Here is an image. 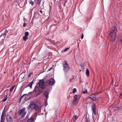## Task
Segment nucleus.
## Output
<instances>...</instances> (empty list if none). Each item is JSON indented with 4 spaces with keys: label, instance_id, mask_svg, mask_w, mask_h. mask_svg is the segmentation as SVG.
I'll use <instances>...</instances> for the list:
<instances>
[{
    "label": "nucleus",
    "instance_id": "f257e3e1",
    "mask_svg": "<svg viewBox=\"0 0 122 122\" xmlns=\"http://www.w3.org/2000/svg\"><path fill=\"white\" fill-rule=\"evenodd\" d=\"M117 31V28L115 27H113L110 30L109 36L111 40L113 41L116 39V32Z\"/></svg>",
    "mask_w": 122,
    "mask_h": 122
},
{
    "label": "nucleus",
    "instance_id": "f03ea898",
    "mask_svg": "<svg viewBox=\"0 0 122 122\" xmlns=\"http://www.w3.org/2000/svg\"><path fill=\"white\" fill-rule=\"evenodd\" d=\"M27 108L28 109L31 108L36 111H38L39 109V107L34 103L33 102H31L30 103L29 105L27 107Z\"/></svg>",
    "mask_w": 122,
    "mask_h": 122
},
{
    "label": "nucleus",
    "instance_id": "7ed1b4c3",
    "mask_svg": "<svg viewBox=\"0 0 122 122\" xmlns=\"http://www.w3.org/2000/svg\"><path fill=\"white\" fill-rule=\"evenodd\" d=\"M62 66L64 71L65 73L67 72L68 71L70 67L66 60H65L64 61L63 63Z\"/></svg>",
    "mask_w": 122,
    "mask_h": 122
},
{
    "label": "nucleus",
    "instance_id": "20e7f679",
    "mask_svg": "<svg viewBox=\"0 0 122 122\" xmlns=\"http://www.w3.org/2000/svg\"><path fill=\"white\" fill-rule=\"evenodd\" d=\"M37 86H38L40 88L43 89L46 87L45 82L43 80H40L38 83L36 85Z\"/></svg>",
    "mask_w": 122,
    "mask_h": 122
},
{
    "label": "nucleus",
    "instance_id": "39448f33",
    "mask_svg": "<svg viewBox=\"0 0 122 122\" xmlns=\"http://www.w3.org/2000/svg\"><path fill=\"white\" fill-rule=\"evenodd\" d=\"M74 99L73 100V103L74 105H76L78 103L79 99H80V96L79 95H75L74 97Z\"/></svg>",
    "mask_w": 122,
    "mask_h": 122
},
{
    "label": "nucleus",
    "instance_id": "423d86ee",
    "mask_svg": "<svg viewBox=\"0 0 122 122\" xmlns=\"http://www.w3.org/2000/svg\"><path fill=\"white\" fill-rule=\"evenodd\" d=\"M25 108H24L20 110L18 112V115H21V117L23 118L24 117L25 115L26 114V112H25Z\"/></svg>",
    "mask_w": 122,
    "mask_h": 122
},
{
    "label": "nucleus",
    "instance_id": "0eeeda50",
    "mask_svg": "<svg viewBox=\"0 0 122 122\" xmlns=\"http://www.w3.org/2000/svg\"><path fill=\"white\" fill-rule=\"evenodd\" d=\"M55 83V80L52 78H51L47 81L46 83V85H50L51 86L52 85Z\"/></svg>",
    "mask_w": 122,
    "mask_h": 122
},
{
    "label": "nucleus",
    "instance_id": "6e6552de",
    "mask_svg": "<svg viewBox=\"0 0 122 122\" xmlns=\"http://www.w3.org/2000/svg\"><path fill=\"white\" fill-rule=\"evenodd\" d=\"M34 91L37 95H39L42 92V91L40 90L39 88L37 87H35Z\"/></svg>",
    "mask_w": 122,
    "mask_h": 122
},
{
    "label": "nucleus",
    "instance_id": "1a4fd4ad",
    "mask_svg": "<svg viewBox=\"0 0 122 122\" xmlns=\"http://www.w3.org/2000/svg\"><path fill=\"white\" fill-rule=\"evenodd\" d=\"M92 112L93 114L95 115L96 110V104L94 103H93L92 105Z\"/></svg>",
    "mask_w": 122,
    "mask_h": 122
},
{
    "label": "nucleus",
    "instance_id": "9d476101",
    "mask_svg": "<svg viewBox=\"0 0 122 122\" xmlns=\"http://www.w3.org/2000/svg\"><path fill=\"white\" fill-rule=\"evenodd\" d=\"M6 120L8 122H13V120L10 116L8 114L6 117Z\"/></svg>",
    "mask_w": 122,
    "mask_h": 122
},
{
    "label": "nucleus",
    "instance_id": "9b49d317",
    "mask_svg": "<svg viewBox=\"0 0 122 122\" xmlns=\"http://www.w3.org/2000/svg\"><path fill=\"white\" fill-rule=\"evenodd\" d=\"M93 96H92L91 97H89V99H91L94 101H96L97 100V98L95 95H93Z\"/></svg>",
    "mask_w": 122,
    "mask_h": 122
},
{
    "label": "nucleus",
    "instance_id": "f8f14e48",
    "mask_svg": "<svg viewBox=\"0 0 122 122\" xmlns=\"http://www.w3.org/2000/svg\"><path fill=\"white\" fill-rule=\"evenodd\" d=\"M78 118V117L76 115H74L72 118V120L74 122H75L76 121Z\"/></svg>",
    "mask_w": 122,
    "mask_h": 122
},
{
    "label": "nucleus",
    "instance_id": "ddd939ff",
    "mask_svg": "<svg viewBox=\"0 0 122 122\" xmlns=\"http://www.w3.org/2000/svg\"><path fill=\"white\" fill-rule=\"evenodd\" d=\"M44 93L46 99H48V96L47 91H45L44 92Z\"/></svg>",
    "mask_w": 122,
    "mask_h": 122
},
{
    "label": "nucleus",
    "instance_id": "4468645a",
    "mask_svg": "<svg viewBox=\"0 0 122 122\" xmlns=\"http://www.w3.org/2000/svg\"><path fill=\"white\" fill-rule=\"evenodd\" d=\"M33 81H31L30 83H29L27 86L30 87V88H31L32 87V84H33Z\"/></svg>",
    "mask_w": 122,
    "mask_h": 122
},
{
    "label": "nucleus",
    "instance_id": "2eb2a0df",
    "mask_svg": "<svg viewBox=\"0 0 122 122\" xmlns=\"http://www.w3.org/2000/svg\"><path fill=\"white\" fill-rule=\"evenodd\" d=\"M34 121V119L32 117H31L29 119H28L26 122H33Z\"/></svg>",
    "mask_w": 122,
    "mask_h": 122
},
{
    "label": "nucleus",
    "instance_id": "dca6fc26",
    "mask_svg": "<svg viewBox=\"0 0 122 122\" xmlns=\"http://www.w3.org/2000/svg\"><path fill=\"white\" fill-rule=\"evenodd\" d=\"M86 74L87 76H89V72L88 69V68L86 69Z\"/></svg>",
    "mask_w": 122,
    "mask_h": 122
},
{
    "label": "nucleus",
    "instance_id": "f3484780",
    "mask_svg": "<svg viewBox=\"0 0 122 122\" xmlns=\"http://www.w3.org/2000/svg\"><path fill=\"white\" fill-rule=\"evenodd\" d=\"M41 0H35V1L36 3L39 4H40Z\"/></svg>",
    "mask_w": 122,
    "mask_h": 122
},
{
    "label": "nucleus",
    "instance_id": "a211bd4d",
    "mask_svg": "<svg viewBox=\"0 0 122 122\" xmlns=\"http://www.w3.org/2000/svg\"><path fill=\"white\" fill-rule=\"evenodd\" d=\"M118 40L119 41H120L122 43V35H120L119 36Z\"/></svg>",
    "mask_w": 122,
    "mask_h": 122
},
{
    "label": "nucleus",
    "instance_id": "6ab92c4d",
    "mask_svg": "<svg viewBox=\"0 0 122 122\" xmlns=\"http://www.w3.org/2000/svg\"><path fill=\"white\" fill-rule=\"evenodd\" d=\"M82 92L83 94H85L87 93V90L86 89L84 88L83 89Z\"/></svg>",
    "mask_w": 122,
    "mask_h": 122
},
{
    "label": "nucleus",
    "instance_id": "aec40b11",
    "mask_svg": "<svg viewBox=\"0 0 122 122\" xmlns=\"http://www.w3.org/2000/svg\"><path fill=\"white\" fill-rule=\"evenodd\" d=\"M22 38L24 41H26L28 39V37L27 36H23Z\"/></svg>",
    "mask_w": 122,
    "mask_h": 122
},
{
    "label": "nucleus",
    "instance_id": "412c9836",
    "mask_svg": "<svg viewBox=\"0 0 122 122\" xmlns=\"http://www.w3.org/2000/svg\"><path fill=\"white\" fill-rule=\"evenodd\" d=\"M8 31L7 30H5L4 32H3L1 35L2 36H5L6 35V34L8 33Z\"/></svg>",
    "mask_w": 122,
    "mask_h": 122
},
{
    "label": "nucleus",
    "instance_id": "4be33fe9",
    "mask_svg": "<svg viewBox=\"0 0 122 122\" xmlns=\"http://www.w3.org/2000/svg\"><path fill=\"white\" fill-rule=\"evenodd\" d=\"M7 95H6L5 96L4 98L3 99L2 101L3 102H5L7 100Z\"/></svg>",
    "mask_w": 122,
    "mask_h": 122
},
{
    "label": "nucleus",
    "instance_id": "5701e85b",
    "mask_svg": "<svg viewBox=\"0 0 122 122\" xmlns=\"http://www.w3.org/2000/svg\"><path fill=\"white\" fill-rule=\"evenodd\" d=\"M15 87V85H14L10 88V92H11L12 91Z\"/></svg>",
    "mask_w": 122,
    "mask_h": 122
},
{
    "label": "nucleus",
    "instance_id": "b1692460",
    "mask_svg": "<svg viewBox=\"0 0 122 122\" xmlns=\"http://www.w3.org/2000/svg\"><path fill=\"white\" fill-rule=\"evenodd\" d=\"M5 118H1L0 122H5Z\"/></svg>",
    "mask_w": 122,
    "mask_h": 122
},
{
    "label": "nucleus",
    "instance_id": "393cba45",
    "mask_svg": "<svg viewBox=\"0 0 122 122\" xmlns=\"http://www.w3.org/2000/svg\"><path fill=\"white\" fill-rule=\"evenodd\" d=\"M29 3L30 4H31L32 5H33L34 4V2L32 1L31 0H29Z\"/></svg>",
    "mask_w": 122,
    "mask_h": 122
},
{
    "label": "nucleus",
    "instance_id": "a878e982",
    "mask_svg": "<svg viewBox=\"0 0 122 122\" xmlns=\"http://www.w3.org/2000/svg\"><path fill=\"white\" fill-rule=\"evenodd\" d=\"M24 35L25 36H28L29 35V32L28 31H26Z\"/></svg>",
    "mask_w": 122,
    "mask_h": 122
},
{
    "label": "nucleus",
    "instance_id": "bb28decb",
    "mask_svg": "<svg viewBox=\"0 0 122 122\" xmlns=\"http://www.w3.org/2000/svg\"><path fill=\"white\" fill-rule=\"evenodd\" d=\"M76 91V88H74L72 91V93H75Z\"/></svg>",
    "mask_w": 122,
    "mask_h": 122
},
{
    "label": "nucleus",
    "instance_id": "cd10ccee",
    "mask_svg": "<svg viewBox=\"0 0 122 122\" xmlns=\"http://www.w3.org/2000/svg\"><path fill=\"white\" fill-rule=\"evenodd\" d=\"M85 122H90V120L89 118H86L85 119Z\"/></svg>",
    "mask_w": 122,
    "mask_h": 122
},
{
    "label": "nucleus",
    "instance_id": "c85d7f7f",
    "mask_svg": "<svg viewBox=\"0 0 122 122\" xmlns=\"http://www.w3.org/2000/svg\"><path fill=\"white\" fill-rule=\"evenodd\" d=\"M5 108H4V110L2 112V114H3V115H5Z\"/></svg>",
    "mask_w": 122,
    "mask_h": 122
},
{
    "label": "nucleus",
    "instance_id": "c756f323",
    "mask_svg": "<svg viewBox=\"0 0 122 122\" xmlns=\"http://www.w3.org/2000/svg\"><path fill=\"white\" fill-rule=\"evenodd\" d=\"M26 94H23V95H22L20 97V100H21V99H22V97L25 96V95H26Z\"/></svg>",
    "mask_w": 122,
    "mask_h": 122
},
{
    "label": "nucleus",
    "instance_id": "7c9ffc66",
    "mask_svg": "<svg viewBox=\"0 0 122 122\" xmlns=\"http://www.w3.org/2000/svg\"><path fill=\"white\" fill-rule=\"evenodd\" d=\"M69 49V48H66L64 50V51H66L67 50H68Z\"/></svg>",
    "mask_w": 122,
    "mask_h": 122
},
{
    "label": "nucleus",
    "instance_id": "2f4dec72",
    "mask_svg": "<svg viewBox=\"0 0 122 122\" xmlns=\"http://www.w3.org/2000/svg\"><path fill=\"white\" fill-rule=\"evenodd\" d=\"M5 115H4L3 114H2L1 116V118H5V117H4Z\"/></svg>",
    "mask_w": 122,
    "mask_h": 122
},
{
    "label": "nucleus",
    "instance_id": "473e14b6",
    "mask_svg": "<svg viewBox=\"0 0 122 122\" xmlns=\"http://www.w3.org/2000/svg\"><path fill=\"white\" fill-rule=\"evenodd\" d=\"M31 74V73H30L28 75V77H30V76Z\"/></svg>",
    "mask_w": 122,
    "mask_h": 122
},
{
    "label": "nucleus",
    "instance_id": "72a5a7b5",
    "mask_svg": "<svg viewBox=\"0 0 122 122\" xmlns=\"http://www.w3.org/2000/svg\"><path fill=\"white\" fill-rule=\"evenodd\" d=\"M83 37H84L83 34H82V35H81V39H83Z\"/></svg>",
    "mask_w": 122,
    "mask_h": 122
},
{
    "label": "nucleus",
    "instance_id": "f704fd0d",
    "mask_svg": "<svg viewBox=\"0 0 122 122\" xmlns=\"http://www.w3.org/2000/svg\"><path fill=\"white\" fill-rule=\"evenodd\" d=\"M23 26L25 27V23H24L23 24Z\"/></svg>",
    "mask_w": 122,
    "mask_h": 122
},
{
    "label": "nucleus",
    "instance_id": "c9c22d12",
    "mask_svg": "<svg viewBox=\"0 0 122 122\" xmlns=\"http://www.w3.org/2000/svg\"><path fill=\"white\" fill-rule=\"evenodd\" d=\"M40 13L41 14H42V13H43V12L41 10H40Z\"/></svg>",
    "mask_w": 122,
    "mask_h": 122
},
{
    "label": "nucleus",
    "instance_id": "e433bc0d",
    "mask_svg": "<svg viewBox=\"0 0 122 122\" xmlns=\"http://www.w3.org/2000/svg\"><path fill=\"white\" fill-rule=\"evenodd\" d=\"M122 95V93L119 95V97H120Z\"/></svg>",
    "mask_w": 122,
    "mask_h": 122
},
{
    "label": "nucleus",
    "instance_id": "4c0bfd02",
    "mask_svg": "<svg viewBox=\"0 0 122 122\" xmlns=\"http://www.w3.org/2000/svg\"><path fill=\"white\" fill-rule=\"evenodd\" d=\"M52 69V68H50L49 69V70H51V69Z\"/></svg>",
    "mask_w": 122,
    "mask_h": 122
},
{
    "label": "nucleus",
    "instance_id": "58836bf2",
    "mask_svg": "<svg viewBox=\"0 0 122 122\" xmlns=\"http://www.w3.org/2000/svg\"><path fill=\"white\" fill-rule=\"evenodd\" d=\"M21 100H20V99H19V102H21Z\"/></svg>",
    "mask_w": 122,
    "mask_h": 122
},
{
    "label": "nucleus",
    "instance_id": "ea45409f",
    "mask_svg": "<svg viewBox=\"0 0 122 122\" xmlns=\"http://www.w3.org/2000/svg\"><path fill=\"white\" fill-rule=\"evenodd\" d=\"M21 100H20V99H19V102H21Z\"/></svg>",
    "mask_w": 122,
    "mask_h": 122
},
{
    "label": "nucleus",
    "instance_id": "a19ab883",
    "mask_svg": "<svg viewBox=\"0 0 122 122\" xmlns=\"http://www.w3.org/2000/svg\"><path fill=\"white\" fill-rule=\"evenodd\" d=\"M116 109L118 110V107H116Z\"/></svg>",
    "mask_w": 122,
    "mask_h": 122
},
{
    "label": "nucleus",
    "instance_id": "79ce46f5",
    "mask_svg": "<svg viewBox=\"0 0 122 122\" xmlns=\"http://www.w3.org/2000/svg\"><path fill=\"white\" fill-rule=\"evenodd\" d=\"M26 98V97L25 96V97L24 99H25Z\"/></svg>",
    "mask_w": 122,
    "mask_h": 122
},
{
    "label": "nucleus",
    "instance_id": "37998d69",
    "mask_svg": "<svg viewBox=\"0 0 122 122\" xmlns=\"http://www.w3.org/2000/svg\"><path fill=\"white\" fill-rule=\"evenodd\" d=\"M65 4L64 3V6H65Z\"/></svg>",
    "mask_w": 122,
    "mask_h": 122
},
{
    "label": "nucleus",
    "instance_id": "c03bdc74",
    "mask_svg": "<svg viewBox=\"0 0 122 122\" xmlns=\"http://www.w3.org/2000/svg\"><path fill=\"white\" fill-rule=\"evenodd\" d=\"M66 1H65V3H64L66 4Z\"/></svg>",
    "mask_w": 122,
    "mask_h": 122
},
{
    "label": "nucleus",
    "instance_id": "a18cd8bd",
    "mask_svg": "<svg viewBox=\"0 0 122 122\" xmlns=\"http://www.w3.org/2000/svg\"><path fill=\"white\" fill-rule=\"evenodd\" d=\"M80 71H81V70H80Z\"/></svg>",
    "mask_w": 122,
    "mask_h": 122
}]
</instances>
